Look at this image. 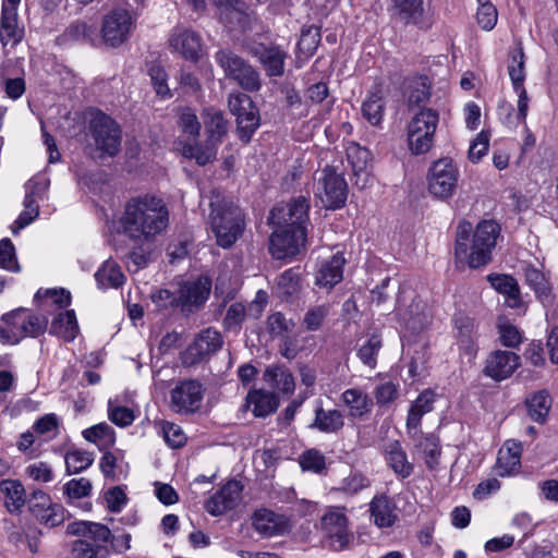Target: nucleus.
<instances>
[{
	"mask_svg": "<svg viewBox=\"0 0 558 558\" xmlns=\"http://www.w3.org/2000/svg\"><path fill=\"white\" fill-rule=\"evenodd\" d=\"M120 225L131 240L148 243L161 234L169 225V210L165 202L153 195L133 197L126 202Z\"/></svg>",
	"mask_w": 558,
	"mask_h": 558,
	"instance_id": "nucleus-1",
	"label": "nucleus"
},
{
	"mask_svg": "<svg viewBox=\"0 0 558 558\" xmlns=\"http://www.w3.org/2000/svg\"><path fill=\"white\" fill-rule=\"evenodd\" d=\"M499 232L498 223L493 220L481 221L475 230L471 222L460 221L456 233V259L464 262L472 269L484 267L492 260Z\"/></svg>",
	"mask_w": 558,
	"mask_h": 558,
	"instance_id": "nucleus-2",
	"label": "nucleus"
},
{
	"mask_svg": "<svg viewBox=\"0 0 558 558\" xmlns=\"http://www.w3.org/2000/svg\"><path fill=\"white\" fill-rule=\"evenodd\" d=\"M210 230L218 246L230 248L239 240L245 229L244 214L232 202L210 201Z\"/></svg>",
	"mask_w": 558,
	"mask_h": 558,
	"instance_id": "nucleus-3",
	"label": "nucleus"
},
{
	"mask_svg": "<svg viewBox=\"0 0 558 558\" xmlns=\"http://www.w3.org/2000/svg\"><path fill=\"white\" fill-rule=\"evenodd\" d=\"M48 319L26 308H19L2 316L0 341L3 344H17L26 337L36 338L47 329Z\"/></svg>",
	"mask_w": 558,
	"mask_h": 558,
	"instance_id": "nucleus-4",
	"label": "nucleus"
},
{
	"mask_svg": "<svg viewBox=\"0 0 558 558\" xmlns=\"http://www.w3.org/2000/svg\"><path fill=\"white\" fill-rule=\"evenodd\" d=\"M214 59L227 78L235 81L243 89L255 92L260 88L259 75L255 69L230 49H219Z\"/></svg>",
	"mask_w": 558,
	"mask_h": 558,
	"instance_id": "nucleus-5",
	"label": "nucleus"
},
{
	"mask_svg": "<svg viewBox=\"0 0 558 558\" xmlns=\"http://www.w3.org/2000/svg\"><path fill=\"white\" fill-rule=\"evenodd\" d=\"M439 122V114L432 108L422 109L408 125L409 148L414 155L429 151Z\"/></svg>",
	"mask_w": 558,
	"mask_h": 558,
	"instance_id": "nucleus-6",
	"label": "nucleus"
},
{
	"mask_svg": "<svg viewBox=\"0 0 558 558\" xmlns=\"http://www.w3.org/2000/svg\"><path fill=\"white\" fill-rule=\"evenodd\" d=\"M459 178L458 165L451 158H440L434 161L428 169V192L437 199L447 201L454 195Z\"/></svg>",
	"mask_w": 558,
	"mask_h": 558,
	"instance_id": "nucleus-7",
	"label": "nucleus"
},
{
	"mask_svg": "<svg viewBox=\"0 0 558 558\" xmlns=\"http://www.w3.org/2000/svg\"><path fill=\"white\" fill-rule=\"evenodd\" d=\"M136 16L128 9L113 8L107 12L101 22V37L106 45L117 48L123 45L131 36L135 26Z\"/></svg>",
	"mask_w": 558,
	"mask_h": 558,
	"instance_id": "nucleus-8",
	"label": "nucleus"
},
{
	"mask_svg": "<svg viewBox=\"0 0 558 558\" xmlns=\"http://www.w3.org/2000/svg\"><path fill=\"white\" fill-rule=\"evenodd\" d=\"M89 129L100 156H116L121 146V130L119 124L104 112L93 114Z\"/></svg>",
	"mask_w": 558,
	"mask_h": 558,
	"instance_id": "nucleus-9",
	"label": "nucleus"
},
{
	"mask_svg": "<svg viewBox=\"0 0 558 558\" xmlns=\"http://www.w3.org/2000/svg\"><path fill=\"white\" fill-rule=\"evenodd\" d=\"M308 211V198L298 196L284 205L275 206L269 215V223L275 228L302 229L306 231Z\"/></svg>",
	"mask_w": 558,
	"mask_h": 558,
	"instance_id": "nucleus-10",
	"label": "nucleus"
},
{
	"mask_svg": "<svg viewBox=\"0 0 558 558\" xmlns=\"http://www.w3.org/2000/svg\"><path fill=\"white\" fill-rule=\"evenodd\" d=\"M228 105L232 114L236 117L238 133L241 141L250 142L259 126V113L251 97L244 93H232Z\"/></svg>",
	"mask_w": 558,
	"mask_h": 558,
	"instance_id": "nucleus-11",
	"label": "nucleus"
},
{
	"mask_svg": "<svg viewBox=\"0 0 558 558\" xmlns=\"http://www.w3.org/2000/svg\"><path fill=\"white\" fill-rule=\"evenodd\" d=\"M205 388L196 379L179 381L170 391V408L180 415H189L201 409Z\"/></svg>",
	"mask_w": 558,
	"mask_h": 558,
	"instance_id": "nucleus-12",
	"label": "nucleus"
},
{
	"mask_svg": "<svg viewBox=\"0 0 558 558\" xmlns=\"http://www.w3.org/2000/svg\"><path fill=\"white\" fill-rule=\"evenodd\" d=\"M316 195L326 208H341L348 196L347 182L332 167L327 166L318 178Z\"/></svg>",
	"mask_w": 558,
	"mask_h": 558,
	"instance_id": "nucleus-13",
	"label": "nucleus"
},
{
	"mask_svg": "<svg viewBox=\"0 0 558 558\" xmlns=\"http://www.w3.org/2000/svg\"><path fill=\"white\" fill-rule=\"evenodd\" d=\"M169 49L183 59L196 63L203 54V38L193 28L177 25L172 28L168 37Z\"/></svg>",
	"mask_w": 558,
	"mask_h": 558,
	"instance_id": "nucleus-14",
	"label": "nucleus"
},
{
	"mask_svg": "<svg viewBox=\"0 0 558 558\" xmlns=\"http://www.w3.org/2000/svg\"><path fill=\"white\" fill-rule=\"evenodd\" d=\"M306 231L276 228L269 236V253L276 259L293 257L305 246Z\"/></svg>",
	"mask_w": 558,
	"mask_h": 558,
	"instance_id": "nucleus-15",
	"label": "nucleus"
},
{
	"mask_svg": "<svg viewBox=\"0 0 558 558\" xmlns=\"http://www.w3.org/2000/svg\"><path fill=\"white\" fill-rule=\"evenodd\" d=\"M219 21L229 31H245L252 21V11L243 0H210Z\"/></svg>",
	"mask_w": 558,
	"mask_h": 558,
	"instance_id": "nucleus-16",
	"label": "nucleus"
},
{
	"mask_svg": "<svg viewBox=\"0 0 558 558\" xmlns=\"http://www.w3.org/2000/svg\"><path fill=\"white\" fill-rule=\"evenodd\" d=\"M244 486L236 480L228 481L205 502L206 511L213 517H220L235 509L241 499Z\"/></svg>",
	"mask_w": 558,
	"mask_h": 558,
	"instance_id": "nucleus-17",
	"label": "nucleus"
},
{
	"mask_svg": "<svg viewBox=\"0 0 558 558\" xmlns=\"http://www.w3.org/2000/svg\"><path fill=\"white\" fill-rule=\"evenodd\" d=\"M222 342V337L219 331L207 328L186 348L182 361L185 365L197 364L220 350Z\"/></svg>",
	"mask_w": 558,
	"mask_h": 558,
	"instance_id": "nucleus-18",
	"label": "nucleus"
},
{
	"mask_svg": "<svg viewBox=\"0 0 558 558\" xmlns=\"http://www.w3.org/2000/svg\"><path fill=\"white\" fill-rule=\"evenodd\" d=\"M520 356L512 351L496 350L492 352L485 363V376L501 381L509 378L520 366Z\"/></svg>",
	"mask_w": 558,
	"mask_h": 558,
	"instance_id": "nucleus-19",
	"label": "nucleus"
},
{
	"mask_svg": "<svg viewBox=\"0 0 558 558\" xmlns=\"http://www.w3.org/2000/svg\"><path fill=\"white\" fill-rule=\"evenodd\" d=\"M347 158L355 177V184L365 189L372 183L371 175V151L356 143H350L347 147Z\"/></svg>",
	"mask_w": 558,
	"mask_h": 558,
	"instance_id": "nucleus-20",
	"label": "nucleus"
},
{
	"mask_svg": "<svg viewBox=\"0 0 558 558\" xmlns=\"http://www.w3.org/2000/svg\"><path fill=\"white\" fill-rule=\"evenodd\" d=\"M252 521L255 531L266 537L282 535L290 530L289 520L286 515L268 509L256 510Z\"/></svg>",
	"mask_w": 558,
	"mask_h": 558,
	"instance_id": "nucleus-21",
	"label": "nucleus"
},
{
	"mask_svg": "<svg viewBox=\"0 0 558 558\" xmlns=\"http://www.w3.org/2000/svg\"><path fill=\"white\" fill-rule=\"evenodd\" d=\"M372 522L379 529H388L398 520L396 502L386 494L375 495L369 501Z\"/></svg>",
	"mask_w": 558,
	"mask_h": 558,
	"instance_id": "nucleus-22",
	"label": "nucleus"
},
{
	"mask_svg": "<svg viewBox=\"0 0 558 558\" xmlns=\"http://www.w3.org/2000/svg\"><path fill=\"white\" fill-rule=\"evenodd\" d=\"M340 401L347 409L348 416L352 420H361L367 416L373 409L372 398L360 387L345 389L340 396Z\"/></svg>",
	"mask_w": 558,
	"mask_h": 558,
	"instance_id": "nucleus-23",
	"label": "nucleus"
},
{
	"mask_svg": "<svg viewBox=\"0 0 558 558\" xmlns=\"http://www.w3.org/2000/svg\"><path fill=\"white\" fill-rule=\"evenodd\" d=\"M66 533L78 536L82 539H87V543H92L100 548H104L111 535L110 530L106 525L90 521L72 522L68 524Z\"/></svg>",
	"mask_w": 558,
	"mask_h": 558,
	"instance_id": "nucleus-24",
	"label": "nucleus"
},
{
	"mask_svg": "<svg viewBox=\"0 0 558 558\" xmlns=\"http://www.w3.org/2000/svg\"><path fill=\"white\" fill-rule=\"evenodd\" d=\"M487 281L500 294L505 296V304L514 310L523 307V300L518 281L510 275L489 274Z\"/></svg>",
	"mask_w": 558,
	"mask_h": 558,
	"instance_id": "nucleus-25",
	"label": "nucleus"
},
{
	"mask_svg": "<svg viewBox=\"0 0 558 558\" xmlns=\"http://www.w3.org/2000/svg\"><path fill=\"white\" fill-rule=\"evenodd\" d=\"M211 290L208 277L201 276L193 281L184 282L180 288L179 304L182 307L198 306L206 302Z\"/></svg>",
	"mask_w": 558,
	"mask_h": 558,
	"instance_id": "nucleus-26",
	"label": "nucleus"
},
{
	"mask_svg": "<svg viewBox=\"0 0 558 558\" xmlns=\"http://www.w3.org/2000/svg\"><path fill=\"white\" fill-rule=\"evenodd\" d=\"M391 15L404 24H413L420 27L427 26L424 22L423 0H390Z\"/></svg>",
	"mask_w": 558,
	"mask_h": 558,
	"instance_id": "nucleus-27",
	"label": "nucleus"
},
{
	"mask_svg": "<svg viewBox=\"0 0 558 558\" xmlns=\"http://www.w3.org/2000/svg\"><path fill=\"white\" fill-rule=\"evenodd\" d=\"M263 379L271 389L286 396L293 395L295 390L294 377L284 364L268 365L264 371Z\"/></svg>",
	"mask_w": 558,
	"mask_h": 558,
	"instance_id": "nucleus-28",
	"label": "nucleus"
},
{
	"mask_svg": "<svg viewBox=\"0 0 558 558\" xmlns=\"http://www.w3.org/2000/svg\"><path fill=\"white\" fill-rule=\"evenodd\" d=\"M522 446L519 441L507 440L498 452L495 472L499 476H509L520 469Z\"/></svg>",
	"mask_w": 558,
	"mask_h": 558,
	"instance_id": "nucleus-29",
	"label": "nucleus"
},
{
	"mask_svg": "<svg viewBox=\"0 0 558 558\" xmlns=\"http://www.w3.org/2000/svg\"><path fill=\"white\" fill-rule=\"evenodd\" d=\"M0 493L7 510L12 514L21 513L27 501L24 485L19 480H2L0 482Z\"/></svg>",
	"mask_w": 558,
	"mask_h": 558,
	"instance_id": "nucleus-30",
	"label": "nucleus"
},
{
	"mask_svg": "<svg viewBox=\"0 0 558 558\" xmlns=\"http://www.w3.org/2000/svg\"><path fill=\"white\" fill-rule=\"evenodd\" d=\"M255 56L269 76H281L284 73L287 53L280 47L260 45L255 48Z\"/></svg>",
	"mask_w": 558,
	"mask_h": 558,
	"instance_id": "nucleus-31",
	"label": "nucleus"
},
{
	"mask_svg": "<svg viewBox=\"0 0 558 558\" xmlns=\"http://www.w3.org/2000/svg\"><path fill=\"white\" fill-rule=\"evenodd\" d=\"M385 460L393 473L400 478H407L413 473L414 466L408 460L407 452L403 450L399 440L387 444Z\"/></svg>",
	"mask_w": 558,
	"mask_h": 558,
	"instance_id": "nucleus-32",
	"label": "nucleus"
},
{
	"mask_svg": "<svg viewBox=\"0 0 558 558\" xmlns=\"http://www.w3.org/2000/svg\"><path fill=\"white\" fill-rule=\"evenodd\" d=\"M453 320L460 350H463L465 354L473 356L476 353V330L474 319L464 314H457Z\"/></svg>",
	"mask_w": 558,
	"mask_h": 558,
	"instance_id": "nucleus-33",
	"label": "nucleus"
},
{
	"mask_svg": "<svg viewBox=\"0 0 558 558\" xmlns=\"http://www.w3.org/2000/svg\"><path fill=\"white\" fill-rule=\"evenodd\" d=\"M278 405L277 396L264 389H253L246 396V407L252 409L256 417L268 416L277 410Z\"/></svg>",
	"mask_w": 558,
	"mask_h": 558,
	"instance_id": "nucleus-34",
	"label": "nucleus"
},
{
	"mask_svg": "<svg viewBox=\"0 0 558 558\" xmlns=\"http://www.w3.org/2000/svg\"><path fill=\"white\" fill-rule=\"evenodd\" d=\"M403 89V96L410 108L420 107L428 101L430 97V83L427 76L421 75L405 78Z\"/></svg>",
	"mask_w": 558,
	"mask_h": 558,
	"instance_id": "nucleus-35",
	"label": "nucleus"
},
{
	"mask_svg": "<svg viewBox=\"0 0 558 558\" xmlns=\"http://www.w3.org/2000/svg\"><path fill=\"white\" fill-rule=\"evenodd\" d=\"M345 259L341 253H336L330 259L322 264L316 276V284L331 289L343 277Z\"/></svg>",
	"mask_w": 558,
	"mask_h": 558,
	"instance_id": "nucleus-36",
	"label": "nucleus"
},
{
	"mask_svg": "<svg viewBox=\"0 0 558 558\" xmlns=\"http://www.w3.org/2000/svg\"><path fill=\"white\" fill-rule=\"evenodd\" d=\"M344 426V415L340 410H325L322 404L315 409V418L311 424L312 428H316L322 433L336 434Z\"/></svg>",
	"mask_w": 558,
	"mask_h": 558,
	"instance_id": "nucleus-37",
	"label": "nucleus"
},
{
	"mask_svg": "<svg viewBox=\"0 0 558 558\" xmlns=\"http://www.w3.org/2000/svg\"><path fill=\"white\" fill-rule=\"evenodd\" d=\"M435 401V392L426 389L411 403L407 416V428L409 432L418 428L422 417L433 410Z\"/></svg>",
	"mask_w": 558,
	"mask_h": 558,
	"instance_id": "nucleus-38",
	"label": "nucleus"
},
{
	"mask_svg": "<svg viewBox=\"0 0 558 558\" xmlns=\"http://www.w3.org/2000/svg\"><path fill=\"white\" fill-rule=\"evenodd\" d=\"M49 332L66 342L73 341L78 333V325L74 311L60 312L52 319Z\"/></svg>",
	"mask_w": 558,
	"mask_h": 558,
	"instance_id": "nucleus-39",
	"label": "nucleus"
},
{
	"mask_svg": "<svg viewBox=\"0 0 558 558\" xmlns=\"http://www.w3.org/2000/svg\"><path fill=\"white\" fill-rule=\"evenodd\" d=\"M525 281L534 291L537 300L545 306L553 302L551 286L545 275L537 268L529 266L525 268Z\"/></svg>",
	"mask_w": 558,
	"mask_h": 558,
	"instance_id": "nucleus-40",
	"label": "nucleus"
},
{
	"mask_svg": "<svg viewBox=\"0 0 558 558\" xmlns=\"http://www.w3.org/2000/svg\"><path fill=\"white\" fill-rule=\"evenodd\" d=\"M204 125L208 134V142L219 144L222 136L227 133V120L221 110L206 108L203 111Z\"/></svg>",
	"mask_w": 558,
	"mask_h": 558,
	"instance_id": "nucleus-41",
	"label": "nucleus"
},
{
	"mask_svg": "<svg viewBox=\"0 0 558 558\" xmlns=\"http://www.w3.org/2000/svg\"><path fill=\"white\" fill-rule=\"evenodd\" d=\"M95 280L98 287L102 290L110 288H119L124 283L125 276L121 267L113 260H106L102 266L96 271Z\"/></svg>",
	"mask_w": 558,
	"mask_h": 558,
	"instance_id": "nucleus-42",
	"label": "nucleus"
},
{
	"mask_svg": "<svg viewBox=\"0 0 558 558\" xmlns=\"http://www.w3.org/2000/svg\"><path fill=\"white\" fill-rule=\"evenodd\" d=\"M83 436L87 441L95 444L101 451L108 450L116 442L114 429L105 422L85 429Z\"/></svg>",
	"mask_w": 558,
	"mask_h": 558,
	"instance_id": "nucleus-43",
	"label": "nucleus"
},
{
	"mask_svg": "<svg viewBox=\"0 0 558 558\" xmlns=\"http://www.w3.org/2000/svg\"><path fill=\"white\" fill-rule=\"evenodd\" d=\"M24 36L23 27L19 26L17 15L1 14L0 20V41L5 47L11 45L16 46Z\"/></svg>",
	"mask_w": 558,
	"mask_h": 558,
	"instance_id": "nucleus-44",
	"label": "nucleus"
},
{
	"mask_svg": "<svg viewBox=\"0 0 558 558\" xmlns=\"http://www.w3.org/2000/svg\"><path fill=\"white\" fill-rule=\"evenodd\" d=\"M182 155L186 158H193L199 166H205L216 159L217 144L209 143L205 146L198 144H182L179 143Z\"/></svg>",
	"mask_w": 558,
	"mask_h": 558,
	"instance_id": "nucleus-45",
	"label": "nucleus"
},
{
	"mask_svg": "<svg viewBox=\"0 0 558 558\" xmlns=\"http://www.w3.org/2000/svg\"><path fill=\"white\" fill-rule=\"evenodd\" d=\"M384 109L385 101L380 90L369 93L362 104V114L372 125L380 124Z\"/></svg>",
	"mask_w": 558,
	"mask_h": 558,
	"instance_id": "nucleus-46",
	"label": "nucleus"
},
{
	"mask_svg": "<svg viewBox=\"0 0 558 558\" xmlns=\"http://www.w3.org/2000/svg\"><path fill=\"white\" fill-rule=\"evenodd\" d=\"M415 447L423 453L427 468L435 469L441 453L439 438L434 434H426L417 439Z\"/></svg>",
	"mask_w": 558,
	"mask_h": 558,
	"instance_id": "nucleus-47",
	"label": "nucleus"
},
{
	"mask_svg": "<svg viewBox=\"0 0 558 558\" xmlns=\"http://www.w3.org/2000/svg\"><path fill=\"white\" fill-rule=\"evenodd\" d=\"M529 415L535 422L543 423L550 410L551 400L546 390L535 392L526 400Z\"/></svg>",
	"mask_w": 558,
	"mask_h": 558,
	"instance_id": "nucleus-48",
	"label": "nucleus"
},
{
	"mask_svg": "<svg viewBox=\"0 0 558 558\" xmlns=\"http://www.w3.org/2000/svg\"><path fill=\"white\" fill-rule=\"evenodd\" d=\"M508 73L512 83V87H524L525 81V56L522 47L511 51L508 64Z\"/></svg>",
	"mask_w": 558,
	"mask_h": 558,
	"instance_id": "nucleus-49",
	"label": "nucleus"
},
{
	"mask_svg": "<svg viewBox=\"0 0 558 558\" xmlns=\"http://www.w3.org/2000/svg\"><path fill=\"white\" fill-rule=\"evenodd\" d=\"M477 9L475 13L476 23L481 29L490 32L495 28L498 21V10L492 0H476Z\"/></svg>",
	"mask_w": 558,
	"mask_h": 558,
	"instance_id": "nucleus-50",
	"label": "nucleus"
},
{
	"mask_svg": "<svg viewBox=\"0 0 558 558\" xmlns=\"http://www.w3.org/2000/svg\"><path fill=\"white\" fill-rule=\"evenodd\" d=\"M320 27L315 25L305 26L301 31L298 41V49L301 54L308 58L315 53L320 43Z\"/></svg>",
	"mask_w": 558,
	"mask_h": 558,
	"instance_id": "nucleus-51",
	"label": "nucleus"
},
{
	"mask_svg": "<svg viewBox=\"0 0 558 558\" xmlns=\"http://www.w3.org/2000/svg\"><path fill=\"white\" fill-rule=\"evenodd\" d=\"M64 460L68 474H77L93 464L94 456L88 451L74 449L66 452Z\"/></svg>",
	"mask_w": 558,
	"mask_h": 558,
	"instance_id": "nucleus-52",
	"label": "nucleus"
},
{
	"mask_svg": "<svg viewBox=\"0 0 558 558\" xmlns=\"http://www.w3.org/2000/svg\"><path fill=\"white\" fill-rule=\"evenodd\" d=\"M300 289V277L294 269L283 271L277 280V293L283 300H289Z\"/></svg>",
	"mask_w": 558,
	"mask_h": 558,
	"instance_id": "nucleus-53",
	"label": "nucleus"
},
{
	"mask_svg": "<svg viewBox=\"0 0 558 558\" xmlns=\"http://www.w3.org/2000/svg\"><path fill=\"white\" fill-rule=\"evenodd\" d=\"M383 347L379 336H371L365 343L357 350V356L361 362L369 368H375L377 364V355Z\"/></svg>",
	"mask_w": 558,
	"mask_h": 558,
	"instance_id": "nucleus-54",
	"label": "nucleus"
},
{
	"mask_svg": "<svg viewBox=\"0 0 558 558\" xmlns=\"http://www.w3.org/2000/svg\"><path fill=\"white\" fill-rule=\"evenodd\" d=\"M158 434L162 436L166 444L171 448H181L186 442V436L183 429L179 425L168 421L159 423Z\"/></svg>",
	"mask_w": 558,
	"mask_h": 558,
	"instance_id": "nucleus-55",
	"label": "nucleus"
},
{
	"mask_svg": "<svg viewBox=\"0 0 558 558\" xmlns=\"http://www.w3.org/2000/svg\"><path fill=\"white\" fill-rule=\"evenodd\" d=\"M66 510L57 502H52L44 512H40L35 519L46 527L52 529L63 524L65 521Z\"/></svg>",
	"mask_w": 558,
	"mask_h": 558,
	"instance_id": "nucleus-56",
	"label": "nucleus"
},
{
	"mask_svg": "<svg viewBox=\"0 0 558 558\" xmlns=\"http://www.w3.org/2000/svg\"><path fill=\"white\" fill-rule=\"evenodd\" d=\"M0 268L10 272L21 271V266L15 254V247L12 241L8 238L0 241Z\"/></svg>",
	"mask_w": 558,
	"mask_h": 558,
	"instance_id": "nucleus-57",
	"label": "nucleus"
},
{
	"mask_svg": "<svg viewBox=\"0 0 558 558\" xmlns=\"http://www.w3.org/2000/svg\"><path fill=\"white\" fill-rule=\"evenodd\" d=\"M108 417L119 427H128L135 421V414L132 409L120 405L112 400L108 401Z\"/></svg>",
	"mask_w": 558,
	"mask_h": 558,
	"instance_id": "nucleus-58",
	"label": "nucleus"
},
{
	"mask_svg": "<svg viewBox=\"0 0 558 558\" xmlns=\"http://www.w3.org/2000/svg\"><path fill=\"white\" fill-rule=\"evenodd\" d=\"M329 310L330 307L328 304H320L310 307L303 318L305 328L310 331L318 330L326 317L329 315Z\"/></svg>",
	"mask_w": 558,
	"mask_h": 558,
	"instance_id": "nucleus-59",
	"label": "nucleus"
},
{
	"mask_svg": "<svg viewBox=\"0 0 558 558\" xmlns=\"http://www.w3.org/2000/svg\"><path fill=\"white\" fill-rule=\"evenodd\" d=\"M179 126L182 133L191 140H196L199 135L201 123L196 113L190 108L182 110L179 118Z\"/></svg>",
	"mask_w": 558,
	"mask_h": 558,
	"instance_id": "nucleus-60",
	"label": "nucleus"
},
{
	"mask_svg": "<svg viewBox=\"0 0 558 558\" xmlns=\"http://www.w3.org/2000/svg\"><path fill=\"white\" fill-rule=\"evenodd\" d=\"M63 493L68 497L69 501L73 499H82L90 495L92 483L85 477L73 478L65 483L63 486Z\"/></svg>",
	"mask_w": 558,
	"mask_h": 558,
	"instance_id": "nucleus-61",
	"label": "nucleus"
},
{
	"mask_svg": "<svg viewBox=\"0 0 558 558\" xmlns=\"http://www.w3.org/2000/svg\"><path fill=\"white\" fill-rule=\"evenodd\" d=\"M151 84L158 96L162 98L171 97L170 88L168 86V75L166 70L159 64H151L148 70Z\"/></svg>",
	"mask_w": 558,
	"mask_h": 558,
	"instance_id": "nucleus-62",
	"label": "nucleus"
},
{
	"mask_svg": "<svg viewBox=\"0 0 558 558\" xmlns=\"http://www.w3.org/2000/svg\"><path fill=\"white\" fill-rule=\"evenodd\" d=\"M371 485L372 482L366 475L354 472L342 480L339 490L348 495H356L361 490L368 488Z\"/></svg>",
	"mask_w": 558,
	"mask_h": 558,
	"instance_id": "nucleus-63",
	"label": "nucleus"
},
{
	"mask_svg": "<svg viewBox=\"0 0 558 558\" xmlns=\"http://www.w3.org/2000/svg\"><path fill=\"white\" fill-rule=\"evenodd\" d=\"M300 465L304 471L320 473L326 466L325 456L316 449H310L300 457Z\"/></svg>",
	"mask_w": 558,
	"mask_h": 558,
	"instance_id": "nucleus-64",
	"label": "nucleus"
}]
</instances>
